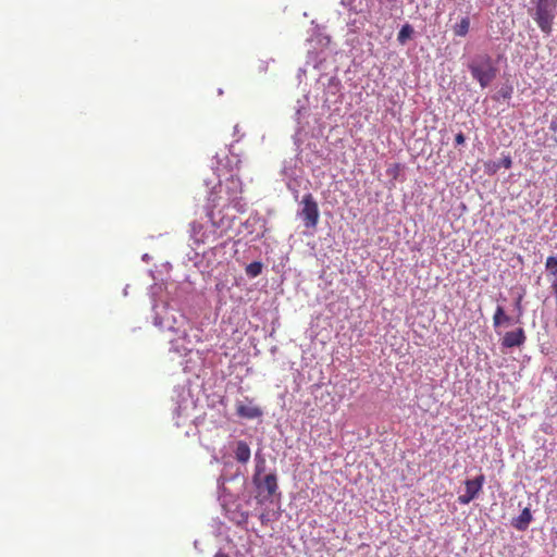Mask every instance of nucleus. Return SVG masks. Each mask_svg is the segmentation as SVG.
Wrapping results in <instances>:
<instances>
[{"label":"nucleus","instance_id":"f3484780","mask_svg":"<svg viewBox=\"0 0 557 557\" xmlns=\"http://www.w3.org/2000/svg\"><path fill=\"white\" fill-rule=\"evenodd\" d=\"M379 13L380 15L376 17L374 24L377 28H382L385 22L392 17V14L383 9H380Z\"/></svg>","mask_w":557,"mask_h":557},{"label":"nucleus","instance_id":"412c9836","mask_svg":"<svg viewBox=\"0 0 557 557\" xmlns=\"http://www.w3.org/2000/svg\"><path fill=\"white\" fill-rule=\"evenodd\" d=\"M465 141H466V137H465L463 133L459 132V133L455 136V144H456L457 146H459V145L465 144Z\"/></svg>","mask_w":557,"mask_h":557},{"label":"nucleus","instance_id":"2eb2a0df","mask_svg":"<svg viewBox=\"0 0 557 557\" xmlns=\"http://www.w3.org/2000/svg\"><path fill=\"white\" fill-rule=\"evenodd\" d=\"M262 263L259 262V261H253L251 263H249L247 267H246V274L249 276V277H257L258 275L261 274L262 272Z\"/></svg>","mask_w":557,"mask_h":557},{"label":"nucleus","instance_id":"f8f14e48","mask_svg":"<svg viewBox=\"0 0 557 557\" xmlns=\"http://www.w3.org/2000/svg\"><path fill=\"white\" fill-rule=\"evenodd\" d=\"M510 322V317L506 314L503 307L498 306L495 310V313L493 315V325L494 327H499L500 325L505 323Z\"/></svg>","mask_w":557,"mask_h":557},{"label":"nucleus","instance_id":"423d86ee","mask_svg":"<svg viewBox=\"0 0 557 557\" xmlns=\"http://www.w3.org/2000/svg\"><path fill=\"white\" fill-rule=\"evenodd\" d=\"M485 482V476L483 474L478 475L472 480H467L465 482L466 492L462 495L458 496V502L461 505H468L474 498H476L482 491L483 484Z\"/></svg>","mask_w":557,"mask_h":557},{"label":"nucleus","instance_id":"9d476101","mask_svg":"<svg viewBox=\"0 0 557 557\" xmlns=\"http://www.w3.org/2000/svg\"><path fill=\"white\" fill-rule=\"evenodd\" d=\"M250 447L248 444L244 441H239L237 443L236 449H235V458L240 463H247L250 459Z\"/></svg>","mask_w":557,"mask_h":557},{"label":"nucleus","instance_id":"aec40b11","mask_svg":"<svg viewBox=\"0 0 557 557\" xmlns=\"http://www.w3.org/2000/svg\"><path fill=\"white\" fill-rule=\"evenodd\" d=\"M499 164L503 165L505 169H510L512 165V160L509 156H507L500 161Z\"/></svg>","mask_w":557,"mask_h":557},{"label":"nucleus","instance_id":"6ab92c4d","mask_svg":"<svg viewBox=\"0 0 557 557\" xmlns=\"http://www.w3.org/2000/svg\"><path fill=\"white\" fill-rule=\"evenodd\" d=\"M521 301H522V296L520 295L516 301H515V307L518 311V319L522 315V306H521Z\"/></svg>","mask_w":557,"mask_h":557},{"label":"nucleus","instance_id":"ddd939ff","mask_svg":"<svg viewBox=\"0 0 557 557\" xmlns=\"http://www.w3.org/2000/svg\"><path fill=\"white\" fill-rule=\"evenodd\" d=\"M225 194H214L212 195V191L209 195L208 201L210 202L211 208H226L232 205V202L225 201Z\"/></svg>","mask_w":557,"mask_h":557},{"label":"nucleus","instance_id":"f257e3e1","mask_svg":"<svg viewBox=\"0 0 557 557\" xmlns=\"http://www.w3.org/2000/svg\"><path fill=\"white\" fill-rule=\"evenodd\" d=\"M471 75L482 88L488 86L496 76V67L488 54L479 55L468 65Z\"/></svg>","mask_w":557,"mask_h":557},{"label":"nucleus","instance_id":"dca6fc26","mask_svg":"<svg viewBox=\"0 0 557 557\" xmlns=\"http://www.w3.org/2000/svg\"><path fill=\"white\" fill-rule=\"evenodd\" d=\"M546 270L554 276H557V256H550L545 262Z\"/></svg>","mask_w":557,"mask_h":557},{"label":"nucleus","instance_id":"0eeeda50","mask_svg":"<svg viewBox=\"0 0 557 557\" xmlns=\"http://www.w3.org/2000/svg\"><path fill=\"white\" fill-rule=\"evenodd\" d=\"M527 341L525 332L522 327L506 332L502 338V347L509 349L522 346Z\"/></svg>","mask_w":557,"mask_h":557},{"label":"nucleus","instance_id":"39448f33","mask_svg":"<svg viewBox=\"0 0 557 557\" xmlns=\"http://www.w3.org/2000/svg\"><path fill=\"white\" fill-rule=\"evenodd\" d=\"M242 193L240 181L235 177H228L224 183H219L212 188V195L214 194H225L226 202L234 203L238 200V195Z\"/></svg>","mask_w":557,"mask_h":557},{"label":"nucleus","instance_id":"393cba45","mask_svg":"<svg viewBox=\"0 0 557 557\" xmlns=\"http://www.w3.org/2000/svg\"><path fill=\"white\" fill-rule=\"evenodd\" d=\"M387 2H391V3H394L396 2L397 0H386Z\"/></svg>","mask_w":557,"mask_h":557},{"label":"nucleus","instance_id":"20e7f679","mask_svg":"<svg viewBox=\"0 0 557 557\" xmlns=\"http://www.w3.org/2000/svg\"><path fill=\"white\" fill-rule=\"evenodd\" d=\"M300 203L301 210L299 211V216L302 219L305 227L315 228L319 223L320 211L314 197L310 193L306 194L302 196Z\"/></svg>","mask_w":557,"mask_h":557},{"label":"nucleus","instance_id":"9b49d317","mask_svg":"<svg viewBox=\"0 0 557 557\" xmlns=\"http://www.w3.org/2000/svg\"><path fill=\"white\" fill-rule=\"evenodd\" d=\"M470 29V18L462 17L459 23L455 24L453 27V32L455 36L465 37L469 33Z\"/></svg>","mask_w":557,"mask_h":557},{"label":"nucleus","instance_id":"5701e85b","mask_svg":"<svg viewBox=\"0 0 557 557\" xmlns=\"http://www.w3.org/2000/svg\"><path fill=\"white\" fill-rule=\"evenodd\" d=\"M213 557H230V556L223 552H218Z\"/></svg>","mask_w":557,"mask_h":557},{"label":"nucleus","instance_id":"1a4fd4ad","mask_svg":"<svg viewBox=\"0 0 557 557\" xmlns=\"http://www.w3.org/2000/svg\"><path fill=\"white\" fill-rule=\"evenodd\" d=\"M532 521V513L529 508H524L521 513L513 519L512 525L519 531H525Z\"/></svg>","mask_w":557,"mask_h":557},{"label":"nucleus","instance_id":"b1692460","mask_svg":"<svg viewBox=\"0 0 557 557\" xmlns=\"http://www.w3.org/2000/svg\"><path fill=\"white\" fill-rule=\"evenodd\" d=\"M260 520H261V522H262V523H265V522H267V517H265V515H264V513H262V515L260 516Z\"/></svg>","mask_w":557,"mask_h":557},{"label":"nucleus","instance_id":"a211bd4d","mask_svg":"<svg viewBox=\"0 0 557 557\" xmlns=\"http://www.w3.org/2000/svg\"><path fill=\"white\" fill-rule=\"evenodd\" d=\"M500 168V164L494 161H488L485 163V172L488 175L495 174Z\"/></svg>","mask_w":557,"mask_h":557},{"label":"nucleus","instance_id":"4be33fe9","mask_svg":"<svg viewBox=\"0 0 557 557\" xmlns=\"http://www.w3.org/2000/svg\"><path fill=\"white\" fill-rule=\"evenodd\" d=\"M552 289L554 292L556 304H557V281L552 284Z\"/></svg>","mask_w":557,"mask_h":557},{"label":"nucleus","instance_id":"6e6552de","mask_svg":"<svg viewBox=\"0 0 557 557\" xmlns=\"http://www.w3.org/2000/svg\"><path fill=\"white\" fill-rule=\"evenodd\" d=\"M249 404L246 405L242 401H238L237 405H236V413L238 417L240 418H245V419H257V418H260L262 416V410L252 405V400H248Z\"/></svg>","mask_w":557,"mask_h":557},{"label":"nucleus","instance_id":"7ed1b4c3","mask_svg":"<svg viewBox=\"0 0 557 557\" xmlns=\"http://www.w3.org/2000/svg\"><path fill=\"white\" fill-rule=\"evenodd\" d=\"M264 459H261L259 462H257L255 473L252 476V482L255 486L258 488L259 493L262 494L265 492L267 497L269 498L272 497L278 488L277 476L275 473H269L262 478L261 474L264 471Z\"/></svg>","mask_w":557,"mask_h":557},{"label":"nucleus","instance_id":"f03ea898","mask_svg":"<svg viewBox=\"0 0 557 557\" xmlns=\"http://www.w3.org/2000/svg\"><path fill=\"white\" fill-rule=\"evenodd\" d=\"M557 8V0H536L535 17L540 29L545 34L552 33L554 12Z\"/></svg>","mask_w":557,"mask_h":557},{"label":"nucleus","instance_id":"4468645a","mask_svg":"<svg viewBox=\"0 0 557 557\" xmlns=\"http://www.w3.org/2000/svg\"><path fill=\"white\" fill-rule=\"evenodd\" d=\"M412 26L409 24H405L397 35V40L399 41V44L404 45L412 36Z\"/></svg>","mask_w":557,"mask_h":557}]
</instances>
